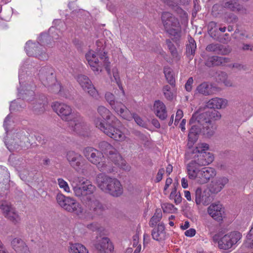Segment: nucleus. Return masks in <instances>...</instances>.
I'll return each instance as SVG.
<instances>
[{
  "label": "nucleus",
  "instance_id": "f257e3e1",
  "mask_svg": "<svg viewBox=\"0 0 253 253\" xmlns=\"http://www.w3.org/2000/svg\"><path fill=\"white\" fill-rule=\"evenodd\" d=\"M209 149V145L201 143L195 148H188L185 154L187 160H192L187 165V170L189 177L191 179H196L200 184L207 183L211 178L216 175V171L213 168L201 167L208 165L214 160L213 155L205 151Z\"/></svg>",
  "mask_w": 253,
  "mask_h": 253
},
{
  "label": "nucleus",
  "instance_id": "f03ea898",
  "mask_svg": "<svg viewBox=\"0 0 253 253\" xmlns=\"http://www.w3.org/2000/svg\"><path fill=\"white\" fill-rule=\"evenodd\" d=\"M201 110L200 108L193 114L189 122L191 126L187 144L188 148H192L200 133L208 137L212 136L215 127L212 125V122L219 120L221 117L220 113L215 110H208L203 112H201Z\"/></svg>",
  "mask_w": 253,
  "mask_h": 253
},
{
  "label": "nucleus",
  "instance_id": "7ed1b4c3",
  "mask_svg": "<svg viewBox=\"0 0 253 253\" xmlns=\"http://www.w3.org/2000/svg\"><path fill=\"white\" fill-rule=\"evenodd\" d=\"M95 189V187L87 180L73 188L75 195L80 198L92 213L101 215L106 210V207L93 196Z\"/></svg>",
  "mask_w": 253,
  "mask_h": 253
},
{
  "label": "nucleus",
  "instance_id": "20e7f679",
  "mask_svg": "<svg viewBox=\"0 0 253 253\" xmlns=\"http://www.w3.org/2000/svg\"><path fill=\"white\" fill-rule=\"evenodd\" d=\"M97 48L96 51L90 50L85 54V58L91 69L94 71L101 70L102 65L106 70H109L110 62L106 53L104 51L103 43L98 40L96 42Z\"/></svg>",
  "mask_w": 253,
  "mask_h": 253
},
{
  "label": "nucleus",
  "instance_id": "39448f33",
  "mask_svg": "<svg viewBox=\"0 0 253 253\" xmlns=\"http://www.w3.org/2000/svg\"><path fill=\"white\" fill-rule=\"evenodd\" d=\"M96 182L102 191L114 197H119L123 193V187L120 182L104 173H99L97 175Z\"/></svg>",
  "mask_w": 253,
  "mask_h": 253
},
{
  "label": "nucleus",
  "instance_id": "423d86ee",
  "mask_svg": "<svg viewBox=\"0 0 253 253\" xmlns=\"http://www.w3.org/2000/svg\"><path fill=\"white\" fill-rule=\"evenodd\" d=\"M49 37L46 34H41L39 38V42H33L28 41L26 43L25 50L29 56H35L41 60H45L48 58L47 54L42 50L43 45H48L50 42H46Z\"/></svg>",
  "mask_w": 253,
  "mask_h": 253
},
{
  "label": "nucleus",
  "instance_id": "0eeeda50",
  "mask_svg": "<svg viewBox=\"0 0 253 253\" xmlns=\"http://www.w3.org/2000/svg\"><path fill=\"white\" fill-rule=\"evenodd\" d=\"M162 21L166 33L176 39L181 37V28L178 19L169 12L162 14Z\"/></svg>",
  "mask_w": 253,
  "mask_h": 253
},
{
  "label": "nucleus",
  "instance_id": "6e6552de",
  "mask_svg": "<svg viewBox=\"0 0 253 253\" xmlns=\"http://www.w3.org/2000/svg\"><path fill=\"white\" fill-rule=\"evenodd\" d=\"M94 124L96 127L116 141H123L126 138L125 134L122 131L115 127V126H117L119 124L112 125L111 121L110 123H105L104 121L99 118L95 119Z\"/></svg>",
  "mask_w": 253,
  "mask_h": 253
},
{
  "label": "nucleus",
  "instance_id": "1a4fd4ad",
  "mask_svg": "<svg viewBox=\"0 0 253 253\" xmlns=\"http://www.w3.org/2000/svg\"><path fill=\"white\" fill-rule=\"evenodd\" d=\"M223 8L230 11L244 14L246 13L245 7L241 4L239 0H220L219 4H215L212 7V13L217 16L222 13L221 9Z\"/></svg>",
  "mask_w": 253,
  "mask_h": 253
},
{
  "label": "nucleus",
  "instance_id": "9d476101",
  "mask_svg": "<svg viewBox=\"0 0 253 253\" xmlns=\"http://www.w3.org/2000/svg\"><path fill=\"white\" fill-rule=\"evenodd\" d=\"M241 237L242 235L238 231L231 232L224 235L218 233L213 236V241L218 243L220 249L227 250L236 245Z\"/></svg>",
  "mask_w": 253,
  "mask_h": 253
},
{
  "label": "nucleus",
  "instance_id": "9b49d317",
  "mask_svg": "<svg viewBox=\"0 0 253 253\" xmlns=\"http://www.w3.org/2000/svg\"><path fill=\"white\" fill-rule=\"evenodd\" d=\"M56 200L60 206L67 211L74 212L78 215L82 214L84 212L81 205L73 198L59 193L56 196Z\"/></svg>",
  "mask_w": 253,
  "mask_h": 253
},
{
  "label": "nucleus",
  "instance_id": "f8f14e48",
  "mask_svg": "<svg viewBox=\"0 0 253 253\" xmlns=\"http://www.w3.org/2000/svg\"><path fill=\"white\" fill-rule=\"evenodd\" d=\"M51 106L62 120L69 122L70 123H72L74 119L77 118V116L79 114L78 113L72 112L71 107L64 103L55 102Z\"/></svg>",
  "mask_w": 253,
  "mask_h": 253
},
{
  "label": "nucleus",
  "instance_id": "ddd939ff",
  "mask_svg": "<svg viewBox=\"0 0 253 253\" xmlns=\"http://www.w3.org/2000/svg\"><path fill=\"white\" fill-rule=\"evenodd\" d=\"M98 147L102 153L106 155L108 158L115 165L122 166L124 164L122 158L118 151L110 143L105 141L99 143Z\"/></svg>",
  "mask_w": 253,
  "mask_h": 253
},
{
  "label": "nucleus",
  "instance_id": "4468645a",
  "mask_svg": "<svg viewBox=\"0 0 253 253\" xmlns=\"http://www.w3.org/2000/svg\"><path fill=\"white\" fill-rule=\"evenodd\" d=\"M77 81L84 91L87 92L92 97L97 98L98 96V91L87 76L80 75L77 77Z\"/></svg>",
  "mask_w": 253,
  "mask_h": 253
},
{
  "label": "nucleus",
  "instance_id": "2eb2a0df",
  "mask_svg": "<svg viewBox=\"0 0 253 253\" xmlns=\"http://www.w3.org/2000/svg\"><path fill=\"white\" fill-rule=\"evenodd\" d=\"M39 77L45 86H50L56 81L53 69L50 66L42 67L39 71Z\"/></svg>",
  "mask_w": 253,
  "mask_h": 253
},
{
  "label": "nucleus",
  "instance_id": "dca6fc26",
  "mask_svg": "<svg viewBox=\"0 0 253 253\" xmlns=\"http://www.w3.org/2000/svg\"><path fill=\"white\" fill-rule=\"evenodd\" d=\"M77 118H79L74 119L72 123H70L72 130L84 137L88 136L89 133L88 126L84 122L80 114L77 115Z\"/></svg>",
  "mask_w": 253,
  "mask_h": 253
},
{
  "label": "nucleus",
  "instance_id": "f3484780",
  "mask_svg": "<svg viewBox=\"0 0 253 253\" xmlns=\"http://www.w3.org/2000/svg\"><path fill=\"white\" fill-rule=\"evenodd\" d=\"M66 158L71 167L76 170L81 169L84 159L80 154L70 150L67 152Z\"/></svg>",
  "mask_w": 253,
  "mask_h": 253
},
{
  "label": "nucleus",
  "instance_id": "a211bd4d",
  "mask_svg": "<svg viewBox=\"0 0 253 253\" xmlns=\"http://www.w3.org/2000/svg\"><path fill=\"white\" fill-rule=\"evenodd\" d=\"M228 182L229 179L226 177H216L210 184L209 191L211 194H216L222 190Z\"/></svg>",
  "mask_w": 253,
  "mask_h": 253
},
{
  "label": "nucleus",
  "instance_id": "6ab92c4d",
  "mask_svg": "<svg viewBox=\"0 0 253 253\" xmlns=\"http://www.w3.org/2000/svg\"><path fill=\"white\" fill-rule=\"evenodd\" d=\"M19 136V134L16 133L13 135L12 138L5 142L7 149L10 152H18L25 148L24 143Z\"/></svg>",
  "mask_w": 253,
  "mask_h": 253
},
{
  "label": "nucleus",
  "instance_id": "aec40b11",
  "mask_svg": "<svg viewBox=\"0 0 253 253\" xmlns=\"http://www.w3.org/2000/svg\"><path fill=\"white\" fill-rule=\"evenodd\" d=\"M84 155L90 163L94 165L98 164L103 157L102 153L91 147L84 148Z\"/></svg>",
  "mask_w": 253,
  "mask_h": 253
},
{
  "label": "nucleus",
  "instance_id": "412c9836",
  "mask_svg": "<svg viewBox=\"0 0 253 253\" xmlns=\"http://www.w3.org/2000/svg\"><path fill=\"white\" fill-rule=\"evenodd\" d=\"M94 247L98 253H111L114 249L113 244L107 237H103L98 240L94 244Z\"/></svg>",
  "mask_w": 253,
  "mask_h": 253
},
{
  "label": "nucleus",
  "instance_id": "4be33fe9",
  "mask_svg": "<svg viewBox=\"0 0 253 253\" xmlns=\"http://www.w3.org/2000/svg\"><path fill=\"white\" fill-rule=\"evenodd\" d=\"M209 214L217 221L222 220L224 217V211L222 205L220 204H212L208 210Z\"/></svg>",
  "mask_w": 253,
  "mask_h": 253
},
{
  "label": "nucleus",
  "instance_id": "5701e85b",
  "mask_svg": "<svg viewBox=\"0 0 253 253\" xmlns=\"http://www.w3.org/2000/svg\"><path fill=\"white\" fill-rule=\"evenodd\" d=\"M116 113L125 120H129L131 118V113L121 102L116 100L111 105Z\"/></svg>",
  "mask_w": 253,
  "mask_h": 253
},
{
  "label": "nucleus",
  "instance_id": "b1692460",
  "mask_svg": "<svg viewBox=\"0 0 253 253\" xmlns=\"http://www.w3.org/2000/svg\"><path fill=\"white\" fill-rule=\"evenodd\" d=\"M98 113L103 118L105 123H110L111 122L112 125L120 124V121L114 116L107 108L103 106H100L97 109Z\"/></svg>",
  "mask_w": 253,
  "mask_h": 253
},
{
  "label": "nucleus",
  "instance_id": "393cba45",
  "mask_svg": "<svg viewBox=\"0 0 253 253\" xmlns=\"http://www.w3.org/2000/svg\"><path fill=\"white\" fill-rule=\"evenodd\" d=\"M195 202L199 205L202 204L204 205H208L211 202L210 194L206 191L202 192V188H197L195 191Z\"/></svg>",
  "mask_w": 253,
  "mask_h": 253
},
{
  "label": "nucleus",
  "instance_id": "a878e982",
  "mask_svg": "<svg viewBox=\"0 0 253 253\" xmlns=\"http://www.w3.org/2000/svg\"><path fill=\"white\" fill-rule=\"evenodd\" d=\"M12 248L16 253H30L26 243L20 238H15L11 241Z\"/></svg>",
  "mask_w": 253,
  "mask_h": 253
},
{
  "label": "nucleus",
  "instance_id": "bb28decb",
  "mask_svg": "<svg viewBox=\"0 0 253 253\" xmlns=\"http://www.w3.org/2000/svg\"><path fill=\"white\" fill-rule=\"evenodd\" d=\"M230 61V59L228 57L213 56L208 58L205 62V65L209 67L220 65L225 66Z\"/></svg>",
  "mask_w": 253,
  "mask_h": 253
},
{
  "label": "nucleus",
  "instance_id": "cd10ccee",
  "mask_svg": "<svg viewBox=\"0 0 253 253\" xmlns=\"http://www.w3.org/2000/svg\"><path fill=\"white\" fill-rule=\"evenodd\" d=\"M227 104V100L226 99L215 97L207 102L205 106L208 109H220L225 108Z\"/></svg>",
  "mask_w": 253,
  "mask_h": 253
},
{
  "label": "nucleus",
  "instance_id": "c85d7f7f",
  "mask_svg": "<svg viewBox=\"0 0 253 253\" xmlns=\"http://www.w3.org/2000/svg\"><path fill=\"white\" fill-rule=\"evenodd\" d=\"M154 110L156 115L161 120H165L167 117V112L164 103L160 100L155 101Z\"/></svg>",
  "mask_w": 253,
  "mask_h": 253
},
{
  "label": "nucleus",
  "instance_id": "c756f323",
  "mask_svg": "<svg viewBox=\"0 0 253 253\" xmlns=\"http://www.w3.org/2000/svg\"><path fill=\"white\" fill-rule=\"evenodd\" d=\"M198 92L205 96L212 95L216 91V87L207 82H204L197 87Z\"/></svg>",
  "mask_w": 253,
  "mask_h": 253
},
{
  "label": "nucleus",
  "instance_id": "7c9ffc66",
  "mask_svg": "<svg viewBox=\"0 0 253 253\" xmlns=\"http://www.w3.org/2000/svg\"><path fill=\"white\" fill-rule=\"evenodd\" d=\"M46 102V98L44 96H42V99L40 102L36 99L33 103L32 107L33 112L37 115L43 113L45 110L44 105Z\"/></svg>",
  "mask_w": 253,
  "mask_h": 253
},
{
  "label": "nucleus",
  "instance_id": "2f4dec72",
  "mask_svg": "<svg viewBox=\"0 0 253 253\" xmlns=\"http://www.w3.org/2000/svg\"><path fill=\"white\" fill-rule=\"evenodd\" d=\"M188 42L189 43L186 45V53L187 57L191 59L195 53L196 44L194 39L191 37L189 38Z\"/></svg>",
  "mask_w": 253,
  "mask_h": 253
},
{
  "label": "nucleus",
  "instance_id": "473e14b6",
  "mask_svg": "<svg viewBox=\"0 0 253 253\" xmlns=\"http://www.w3.org/2000/svg\"><path fill=\"white\" fill-rule=\"evenodd\" d=\"M164 73L168 83L172 87L175 85V80L173 73V71L169 67L167 66L164 68Z\"/></svg>",
  "mask_w": 253,
  "mask_h": 253
},
{
  "label": "nucleus",
  "instance_id": "72a5a7b5",
  "mask_svg": "<svg viewBox=\"0 0 253 253\" xmlns=\"http://www.w3.org/2000/svg\"><path fill=\"white\" fill-rule=\"evenodd\" d=\"M69 251L70 253H88L84 246L79 243H70Z\"/></svg>",
  "mask_w": 253,
  "mask_h": 253
},
{
  "label": "nucleus",
  "instance_id": "f704fd0d",
  "mask_svg": "<svg viewBox=\"0 0 253 253\" xmlns=\"http://www.w3.org/2000/svg\"><path fill=\"white\" fill-rule=\"evenodd\" d=\"M162 218V213L160 209H157L154 215L151 217L149 224L150 227H153L156 225Z\"/></svg>",
  "mask_w": 253,
  "mask_h": 253
},
{
  "label": "nucleus",
  "instance_id": "c9c22d12",
  "mask_svg": "<svg viewBox=\"0 0 253 253\" xmlns=\"http://www.w3.org/2000/svg\"><path fill=\"white\" fill-rule=\"evenodd\" d=\"M216 80L218 82L223 83L226 86H232V82L228 79V75L224 72H220L216 77Z\"/></svg>",
  "mask_w": 253,
  "mask_h": 253
},
{
  "label": "nucleus",
  "instance_id": "e433bc0d",
  "mask_svg": "<svg viewBox=\"0 0 253 253\" xmlns=\"http://www.w3.org/2000/svg\"><path fill=\"white\" fill-rule=\"evenodd\" d=\"M19 97L22 98L23 100H26L28 101H32L35 96V92L33 90H30L26 89L24 90L23 92H19Z\"/></svg>",
  "mask_w": 253,
  "mask_h": 253
},
{
  "label": "nucleus",
  "instance_id": "4c0bfd02",
  "mask_svg": "<svg viewBox=\"0 0 253 253\" xmlns=\"http://www.w3.org/2000/svg\"><path fill=\"white\" fill-rule=\"evenodd\" d=\"M166 43L167 46L169 50L171 55L173 58H176V59H179L178 53L175 48L174 45L173 43L170 41V40L167 39L166 40Z\"/></svg>",
  "mask_w": 253,
  "mask_h": 253
},
{
  "label": "nucleus",
  "instance_id": "58836bf2",
  "mask_svg": "<svg viewBox=\"0 0 253 253\" xmlns=\"http://www.w3.org/2000/svg\"><path fill=\"white\" fill-rule=\"evenodd\" d=\"M162 91L167 99L169 100H172L173 98V94L171 91V88L169 85H164L162 88Z\"/></svg>",
  "mask_w": 253,
  "mask_h": 253
},
{
  "label": "nucleus",
  "instance_id": "ea45409f",
  "mask_svg": "<svg viewBox=\"0 0 253 253\" xmlns=\"http://www.w3.org/2000/svg\"><path fill=\"white\" fill-rule=\"evenodd\" d=\"M5 217L15 223L20 220L18 213L13 208L9 212Z\"/></svg>",
  "mask_w": 253,
  "mask_h": 253
},
{
  "label": "nucleus",
  "instance_id": "a19ab883",
  "mask_svg": "<svg viewBox=\"0 0 253 253\" xmlns=\"http://www.w3.org/2000/svg\"><path fill=\"white\" fill-rule=\"evenodd\" d=\"M12 208H12L10 205H8L6 201L0 202V209L3 211L5 217L7 215Z\"/></svg>",
  "mask_w": 253,
  "mask_h": 253
},
{
  "label": "nucleus",
  "instance_id": "79ce46f5",
  "mask_svg": "<svg viewBox=\"0 0 253 253\" xmlns=\"http://www.w3.org/2000/svg\"><path fill=\"white\" fill-rule=\"evenodd\" d=\"M152 236L153 239L157 241H161L164 240L165 237V234L160 233L156 228H154L152 231Z\"/></svg>",
  "mask_w": 253,
  "mask_h": 253
},
{
  "label": "nucleus",
  "instance_id": "37998d69",
  "mask_svg": "<svg viewBox=\"0 0 253 253\" xmlns=\"http://www.w3.org/2000/svg\"><path fill=\"white\" fill-rule=\"evenodd\" d=\"M221 47V44L218 43H211L210 44L206 47V50L209 52H213L217 54L219 48Z\"/></svg>",
  "mask_w": 253,
  "mask_h": 253
},
{
  "label": "nucleus",
  "instance_id": "c03bdc74",
  "mask_svg": "<svg viewBox=\"0 0 253 253\" xmlns=\"http://www.w3.org/2000/svg\"><path fill=\"white\" fill-rule=\"evenodd\" d=\"M58 30L55 29L54 27H51L49 29V33L51 34L50 36L47 34L49 37V38L45 41L46 42H49L48 41H49L50 40L51 37L52 38V40H57L59 38V35H58Z\"/></svg>",
  "mask_w": 253,
  "mask_h": 253
},
{
  "label": "nucleus",
  "instance_id": "a18cd8bd",
  "mask_svg": "<svg viewBox=\"0 0 253 253\" xmlns=\"http://www.w3.org/2000/svg\"><path fill=\"white\" fill-rule=\"evenodd\" d=\"M57 181L60 188L63 189V190L66 192H70V188L66 181L61 178H58Z\"/></svg>",
  "mask_w": 253,
  "mask_h": 253
},
{
  "label": "nucleus",
  "instance_id": "49530a36",
  "mask_svg": "<svg viewBox=\"0 0 253 253\" xmlns=\"http://www.w3.org/2000/svg\"><path fill=\"white\" fill-rule=\"evenodd\" d=\"M227 23H235L238 21V17L233 13H229L226 15L225 17Z\"/></svg>",
  "mask_w": 253,
  "mask_h": 253
},
{
  "label": "nucleus",
  "instance_id": "de8ad7c7",
  "mask_svg": "<svg viewBox=\"0 0 253 253\" xmlns=\"http://www.w3.org/2000/svg\"><path fill=\"white\" fill-rule=\"evenodd\" d=\"M46 86L49 87L50 91L55 93H59L62 89L60 84L58 83H56V81L52 85Z\"/></svg>",
  "mask_w": 253,
  "mask_h": 253
},
{
  "label": "nucleus",
  "instance_id": "09e8293b",
  "mask_svg": "<svg viewBox=\"0 0 253 253\" xmlns=\"http://www.w3.org/2000/svg\"><path fill=\"white\" fill-rule=\"evenodd\" d=\"M133 119L135 121V122L136 123V124L141 126H143L145 125V123L144 121L142 120V119L136 114H132L131 113V118L127 120V121H130Z\"/></svg>",
  "mask_w": 253,
  "mask_h": 253
},
{
  "label": "nucleus",
  "instance_id": "8fccbe9b",
  "mask_svg": "<svg viewBox=\"0 0 253 253\" xmlns=\"http://www.w3.org/2000/svg\"><path fill=\"white\" fill-rule=\"evenodd\" d=\"M105 97L110 106L116 101L114 95L110 92H107L105 93Z\"/></svg>",
  "mask_w": 253,
  "mask_h": 253
},
{
  "label": "nucleus",
  "instance_id": "3c124183",
  "mask_svg": "<svg viewBox=\"0 0 253 253\" xmlns=\"http://www.w3.org/2000/svg\"><path fill=\"white\" fill-rule=\"evenodd\" d=\"M164 212H171L173 209H176L174 208V206L172 204L166 203L164 204L162 206Z\"/></svg>",
  "mask_w": 253,
  "mask_h": 253
},
{
  "label": "nucleus",
  "instance_id": "603ef678",
  "mask_svg": "<svg viewBox=\"0 0 253 253\" xmlns=\"http://www.w3.org/2000/svg\"><path fill=\"white\" fill-rule=\"evenodd\" d=\"M100 227V225L96 222H93L86 225L87 228L92 232H98Z\"/></svg>",
  "mask_w": 253,
  "mask_h": 253
},
{
  "label": "nucleus",
  "instance_id": "864d4df0",
  "mask_svg": "<svg viewBox=\"0 0 253 253\" xmlns=\"http://www.w3.org/2000/svg\"><path fill=\"white\" fill-rule=\"evenodd\" d=\"M193 83V78L192 77L189 78L188 79V80L185 85V88L187 91L190 92L191 91L192 88Z\"/></svg>",
  "mask_w": 253,
  "mask_h": 253
},
{
  "label": "nucleus",
  "instance_id": "5fc2aeb1",
  "mask_svg": "<svg viewBox=\"0 0 253 253\" xmlns=\"http://www.w3.org/2000/svg\"><path fill=\"white\" fill-rule=\"evenodd\" d=\"M230 50L227 48L225 47L223 45H221V47L219 48L217 54L221 55H226L230 52Z\"/></svg>",
  "mask_w": 253,
  "mask_h": 253
},
{
  "label": "nucleus",
  "instance_id": "6e6d98bb",
  "mask_svg": "<svg viewBox=\"0 0 253 253\" xmlns=\"http://www.w3.org/2000/svg\"><path fill=\"white\" fill-rule=\"evenodd\" d=\"M164 172L165 169L164 168H161L159 170L156 178V182H159L162 179Z\"/></svg>",
  "mask_w": 253,
  "mask_h": 253
},
{
  "label": "nucleus",
  "instance_id": "4d7b16f0",
  "mask_svg": "<svg viewBox=\"0 0 253 253\" xmlns=\"http://www.w3.org/2000/svg\"><path fill=\"white\" fill-rule=\"evenodd\" d=\"M95 165L97 166L98 169L100 171H103L106 170L107 165L101 161L99 162L98 164H96Z\"/></svg>",
  "mask_w": 253,
  "mask_h": 253
},
{
  "label": "nucleus",
  "instance_id": "13d9d810",
  "mask_svg": "<svg viewBox=\"0 0 253 253\" xmlns=\"http://www.w3.org/2000/svg\"><path fill=\"white\" fill-rule=\"evenodd\" d=\"M196 234V230L194 228H190L185 232V235L187 237H193Z\"/></svg>",
  "mask_w": 253,
  "mask_h": 253
},
{
  "label": "nucleus",
  "instance_id": "bf43d9fd",
  "mask_svg": "<svg viewBox=\"0 0 253 253\" xmlns=\"http://www.w3.org/2000/svg\"><path fill=\"white\" fill-rule=\"evenodd\" d=\"M183 116V112L181 110H178L175 116V119L174 124H175L176 123H178V121L181 119Z\"/></svg>",
  "mask_w": 253,
  "mask_h": 253
},
{
  "label": "nucleus",
  "instance_id": "052dcab7",
  "mask_svg": "<svg viewBox=\"0 0 253 253\" xmlns=\"http://www.w3.org/2000/svg\"><path fill=\"white\" fill-rule=\"evenodd\" d=\"M173 199L174 200V203L176 204H178L181 202L182 197L179 192L177 193L176 195L174 196V198H173Z\"/></svg>",
  "mask_w": 253,
  "mask_h": 253
},
{
  "label": "nucleus",
  "instance_id": "680f3d73",
  "mask_svg": "<svg viewBox=\"0 0 253 253\" xmlns=\"http://www.w3.org/2000/svg\"><path fill=\"white\" fill-rule=\"evenodd\" d=\"M157 230L159 231V232L160 233H163L164 234H166V232L165 231V226L164 223H160L158 225V227L156 228Z\"/></svg>",
  "mask_w": 253,
  "mask_h": 253
},
{
  "label": "nucleus",
  "instance_id": "e2e57ef3",
  "mask_svg": "<svg viewBox=\"0 0 253 253\" xmlns=\"http://www.w3.org/2000/svg\"><path fill=\"white\" fill-rule=\"evenodd\" d=\"M228 67L232 68H236L238 70H241L243 67L242 64L237 63H234L232 64H229L228 65Z\"/></svg>",
  "mask_w": 253,
  "mask_h": 253
},
{
  "label": "nucleus",
  "instance_id": "0e129e2a",
  "mask_svg": "<svg viewBox=\"0 0 253 253\" xmlns=\"http://www.w3.org/2000/svg\"><path fill=\"white\" fill-rule=\"evenodd\" d=\"M172 180L171 178L169 177L167 178L166 181V184L164 187V190H166L169 186L171 184Z\"/></svg>",
  "mask_w": 253,
  "mask_h": 253
},
{
  "label": "nucleus",
  "instance_id": "69168bd1",
  "mask_svg": "<svg viewBox=\"0 0 253 253\" xmlns=\"http://www.w3.org/2000/svg\"><path fill=\"white\" fill-rule=\"evenodd\" d=\"M181 185L183 188H187L188 186V181L185 178H182L181 179Z\"/></svg>",
  "mask_w": 253,
  "mask_h": 253
},
{
  "label": "nucleus",
  "instance_id": "338daca9",
  "mask_svg": "<svg viewBox=\"0 0 253 253\" xmlns=\"http://www.w3.org/2000/svg\"><path fill=\"white\" fill-rule=\"evenodd\" d=\"M177 194V189L176 188V186H175L172 189V191L171 192L170 195H169V198L170 199H173L174 198V196H175Z\"/></svg>",
  "mask_w": 253,
  "mask_h": 253
},
{
  "label": "nucleus",
  "instance_id": "774afa93",
  "mask_svg": "<svg viewBox=\"0 0 253 253\" xmlns=\"http://www.w3.org/2000/svg\"><path fill=\"white\" fill-rule=\"evenodd\" d=\"M152 124L156 128H159L160 127V124L159 121L155 119L152 120Z\"/></svg>",
  "mask_w": 253,
  "mask_h": 253
}]
</instances>
